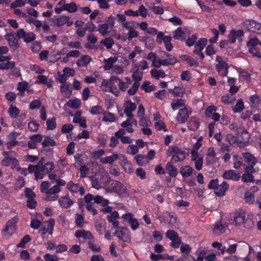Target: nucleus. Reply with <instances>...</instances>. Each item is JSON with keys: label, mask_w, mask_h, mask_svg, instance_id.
I'll use <instances>...</instances> for the list:
<instances>
[{"label": "nucleus", "mask_w": 261, "mask_h": 261, "mask_svg": "<svg viewBox=\"0 0 261 261\" xmlns=\"http://www.w3.org/2000/svg\"><path fill=\"white\" fill-rule=\"evenodd\" d=\"M144 57L148 60L151 61V65L156 68H160L162 66H166L174 65L177 62L175 57L171 54L164 51L162 58L166 57V59H161L158 58L157 55L153 52H150Z\"/></svg>", "instance_id": "nucleus-1"}, {"label": "nucleus", "mask_w": 261, "mask_h": 261, "mask_svg": "<svg viewBox=\"0 0 261 261\" xmlns=\"http://www.w3.org/2000/svg\"><path fill=\"white\" fill-rule=\"evenodd\" d=\"M55 168L54 164H30L29 170L30 173L34 172L35 179H42L43 175L52 171Z\"/></svg>", "instance_id": "nucleus-2"}, {"label": "nucleus", "mask_w": 261, "mask_h": 261, "mask_svg": "<svg viewBox=\"0 0 261 261\" xmlns=\"http://www.w3.org/2000/svg\"><path fill=\"white\" fill-rule=\"evenodd\" d=\"M167 155L171 157L173 162L183 161L186 157V153L182 149L175 146H170L167 150Z\"/></svg>", "instance_id": "nucleus-3"}, {"label": "nucleus", "mask_w": 261, "mask_h": 261, "mask_svg": "<svg viewBox=\"0 0 261 261\" xmlns=\"http://www.w3.org/2000/svg\"><path fill=\"white\" fill-rule=\"evenodd\" d=\"M225 57L217 56L216 59V69L219 74L222 76H226L228 73V66L226 63Z\"/></svg>", "instance_id": "nucleus-4"}, {"label": "nucleus", "mask_w": 261, "mask_h": 261, "mask_svg": "<svg viewBox=\"0 0 261 261\" xmlns=\"http://www.w3.org/2000/svg\"><path fill=\"white\" fill-rule=\"evenodd\" d=\"M5 30L7 32L5 38L8 41L9 46L14 49L18 48L19 44L16 33L9 29H5Z\"/></svg>", "instance_id": "nucleus-5"}, {"label": "nucleus", "mask_w": 261, "mask_h": 261, "mask_svg": "<svg viewBox=\"0 0 261 261\" xmlns=\"http://www.w3.org/2000/svg\"><path fill=\"white\" fill-rule=\"evenodd\" d=\"M19 219L17 217H14L9 220L6 223L5 228L3 231V236L8 238L15 230V224L18 222Z\"/></svg>", "instance_id": "nucleus-6"}, {"label": "nucleus", "mask_w": 261, "mask_h": 261, "mask_svg": "<svg viewBox=\"0 0 261 261\" xmlns=\"http://www.w3.org/2000/svg\"><path fill=\"white\" fill-rule=\"evenodd\" d=\"M112 191H113L118 195L127 194L128 191L124 184L117 180H112L110 187Z\"/></svg>", "instance_id": "nucleus-7"}, {"label": "nucleus", "mask_w": 261, "mask_h": 261, "mask_svg": "<svg viewBox=\"0 0 261 261\" xmlns=\"http://www.w3.org/2000/svg\"><path fill=\"white\" fill-rule=\"evenodd\" d=\"M191 113V109L188 106L180 108L178 111L176 119L180 123H185Z\"/></svg>", "instance_id": "nucleus-8"}, {"label": "nucleus", "mask_w": 261, "mask_h": 261, "mask_svg": "<svg viewBox=\"0 0 261 261\" xmlns=\"http://www.w3.org/2000/svg\"><path fill=\"white\" fill-rule=\"evenodd\" d=\"M16 36L19 39H23V41L27 43L32 42L36 39L34 33L33 32H25L23 29H20L17 31Z\"/></svg>", "instance_id": "nucleus-9"}, {"label": "nucleus", "mask_w": 261, "mask_h": 261, "mask_svg": "<svg viewBox=\"0 0 261 261\" xmlns=\"http://www.w3.org/2000/svg\"><path fill=\"white\" fill-rule=\"evenodd\" d=\"M52 21L54 24L57 27H61L67 23L68 27L71 26L73 22L69 20V17L65 15H57L55 16L53 19Z\"/></svg>", "instance_id": "nucleus-10"}, {"label": "nucleus", "mask_w": 261, "mask_h": 261, "mask_svg": "<svg viewBox=\"0 0 261 261\" xmlns=\"http://www.w3.org/2000/svg\"><path fill=\"white\" fill-rule=\"evenodd\" d=\"M196 253L198 254L196 259L191 255H181L175 261H203V258H205L206 251L202 250L200 252L197 251Z\"/></svg>", "instance_id": "nucleus-11"}, {"label": "nucleus", "mask_w": 261, "mask_h": 261, "mask_svg": "<svg viewBox=\"0 0 261 261\" xmlns=\"http://www.w3.org/2000/svg\"><path fill=\"white\" fill-rule=\"evenodd\" d=\"M11 57L4 56L3 55H0V69H10L14 68L15 66V63L13 61H10Z\"/></svg>", "instance_id": "nucleus-12"}, {"label": "nucleus", "mask_w": 261, "mask_h": 261, "mask_svg": "<svg viewBox=\"0 0 261 261\" xmlns=\"http://www.w3.org/2000/svg\"><path fill=\"white\" fill-rule=\"evenodd\" d=\"M244 36V32L241 30H231L228 35V41L230 43H234L237 40L240 42L242 41V37Z\"/></svg>", "instance_id": "nucleus-13"}, {"label": "nucleus", "mask_w": 261, "mask_h": 261, "mask_svg": "<svg viewBox=\"0 0 261 261\" xmlns=\"http://www.w3.org/2000/svg\"><path fill=\"white\" fill-rule=\"evenodd\" d=\"M245 26L249 31L258 34H261V23L253 20H249L245 22Z\"/></svg>", "instance_id": "nucleus-14"}, {"label": "nucleus", "mask_w": 261, "mask_h": 261, "mask_svg": "<svg viewBox=\"0 0 261 261\" xmlns=\"http://www.w3.org/2000/svg\"><path fill=\"white\" fill-rule=\"evenodd\" d=\"M124 113L128 117H134L133 112L136 110V104L130 100H125L123 103Z\"/></svg>", "instance_id": "nucleus-15"}, {"label": "nucleus", "mask_w": 261, "mask_h": 261, "mask_svg": "<svg viewBox=\"0 0 261 261\" xmlns=\"http://www.w3.org/2000/svg\"><path fill=\"white\" fill-rule=\"evenodd\" d=\"M58 203L60 207L67 209L70 207L74 203V201L69 198V194L68 193L66 195L59 198Z\"/></svg>", "instance_id": "nucleus-16"}, {"label": "nucleus", "mask_w": 261, "mask_h": 261, "mask_svg": "<svg viewBox=\"0 0 261 261\" xmlns=\"http://www.w3.org/2000/svg\"><path fill=\"white\" fill-rule=\"evenodd\" d=\"M67 189L72 193H77L79 192L81 195L84 194L85 190L83 186L79 184H74L72 181H70L67 185Z\"/></svg>", "instance_id": "nucleus-17"}, {"label": "nucleus", "mask_w": 261, "mask_h": 261, "mask_svg": "<svg viewBox=\"0 0 261 261\" xmlns=\"http://www.w3.org/2000/svg\"><path fill=\"white\" fill-rule=\"evenodd\" d=\"M217 109L214 106H210L206 109L205 115L207 117H211L215 121H218L220 118V115L216 113Z\"/></svg>", "instance_id": "nucleus-18"}, {"label": "nucleus", "mask_w": 261, "mask_h": 261, "mask_svg": "<svg viewBox=\"0 0 261 261\" xmlns=\"http://www.w3.org/2000/svg\"><path fill=\"white\" fill-rule=\"evenodd\" d=\"M222 177L226 179L238 181L241 178V173H237L233 170H228L223 172Z\"/></svg>", "instance_id": "nucleus-19"}, {"label": "nucleus", "mask_w": 261, "mask_h": 261, "mask_svg": "<svg viewBox=\"0 0 261 261\" xmlns=\"http://www.w3.org/2000/svg\"><path fill=\"white\" fill-rule=\"evenodd\" d=\"M132 78L135 82H139L142 79L143 72L142 70L139 69V67L138 64H134L132 68Z\"/></svg>", "instance_id": "nucleus-20"}, {"label": "nucleus", "mask_w": 261, "mask_h": 261, "mask_svg": "<svg viewBox=\"0 0 261 261\" xmlns=\"http://www.w3.org/2000/svg\"><path fill=\"white\" fill-rule=\"evenodd\" d=\"M5 158L2 163H15L18 162L16 159V154L14 151L3 152Z\"/></svg>", "instance_id": "nucleus-21"}, {"label": "nucleus", "mask_w": 261, "mask_h": 261, "mask_svg": "<svg viewBox=\"0 0 261 261\" xmlns=\"http://www.w3.org/2000/svg\"><path fill=\"white\" fill-rule=\"evenodd\" d=\"M26 118L25 113H21L18 116H17L16 118H14L12 125L13 126L16 128L22 129L24 124L23 123V121Z\"/></svg>", "instance_id": "nucleus-22"}, {"label": "nucleus", "mask_w": 261, "mask_h": 261, "mask_svg": "<svg viewBox=\"0 0 261 261\" xmlns=\"http://www.w3.org/2000/svg\"><path fill=\"white\" fill-rule=\"evenodd\" d=\"M37 78V80L35 81L36 84L45 85L48 88L52 87L53 81L51 79L43 75H39Z\"/></svg>", "instance_id": "nucleus-23"}, {"label": "nucleus", "mask_w": 261, "mask_h": 261, "mask_svg": "<svg viewBox=\"0 0 261 261\" xmlns=\"http://www.w3.org/2000/svg\"><path fill=\"white\" fill-rule=\"evenodd\" d=\"M229 185L226 181H223L222 184H219L217 189L215 191V194L221 197L225 195V192L228 190Z\"/></svg>", "instance_id": "nucleus-24"}, {"label": "nucleus", "mask_w": 261, "mask_h": 261, "mask_svg": "<svg viewBox=\"0 0 261 261\" xmlns=\"http://www.w3.org/2000/svg\"><path fill=\"white\" fill-rule=\"evenodd\" d=\"M60 91L62 96L66 98H69L72 95V89L70 85L61 84L60 86Z\"/></svg>", "instance_id": "nucleus-25"}, {"label": "nucleus", "mask_w": 261, "mask_h": 261, "mask_svg": "<svg viewBox=\"0 0 261 261\" xmlns=\"http://www.w3.org/2000/svg\"><path fill=\"white\" fill-rule=\"evenodd\" d=\"M117 77L112 76L110 80H102L101 84L100 89L103 92H109L110 91V87L111 84H113V82L116 81Z\"/></svg>", "instance_id": "nucleus-26"}, {"label": "nucleus", "mask_w": 261, "mask_h": 261, "mask_svg": "<svg viewBox=\"0 0 261 261\" xmlns=\"http://www.w3.org/2000/svg\"><path fill=\"white\" fill-rule=\"evenodd\" d=\"M74 236L77 238H84V239L92 240L93 236L92 233L89 231H86L84 229L79 230L75 232Z\"/></svg>", "instance_id": "nucleus-27"}, {"label": "nucleus", "mask_w": 261, "mask_h": 261, "mask_svg": "<svg viewBox=\"0 0 261 261\" xmlns=\"http://www.w3.org/2000/svg\"><path fill=\"white\" fill-rule=\"evenodd\" d=\"M102 121L108 124L115 122L117 118L115 114L107 111H103L102 113Z\"/></svg>", "instance_id": "nucleus-28"}, {"label": "nucleus", "mask_w": 261, "mask_h": 261, "mask_svg": "<svg viewBox=\"0 0 261 261\" xmlns=\"http://www.w3.org/2000/svg\"><path fill=\"white\" fill-rule=\"evenodd\" d=\"M117 57H111L108 59H105L103 60L104 65H103V69L105 70H109L110 69H112L113 65L117 61Z\"/></svg>", "instance_id": "nucleus-29"}, {"label": "nucleus", "mask_w": 261, "mask_h": 261, "mask_svg": "<svg viewBox=\"0 0 261 261\" xmlns=\"http://www.w3.org/2000/svg\"><path fill=\"white\" fill-rule=\"evenodd\" d=\"M48 227L47 228L42 227L39 229V232L42 235L45 234L48 232L49 234H52L53 232V227L55 225V220L50 218L48 220Z\"/></svg>", "instance_id": "nucleus-30"}, {"label": "nucleus", "mask_w": 261, "mask_h": 261, "mask_svg": "<svg viewBox=\"0 0 261 261\" xmlns=\"http://www.w3.org/2000/svg\"><path fill=\"white\" fill-rule=\"evenodd\" d=\"M122 159L124 162V156L121 154H114L111 156H107L105 158L101 159L102 163H112L113 162L116 161L117 159Z\"/></svg>", "instance_id": "nucleus-31"}, {"label": "nucleus", "mask_w": 261, "mask_h": 261, "mask_svg": "<svg viewBox=\"0 0 261 261\" xmlns=\"http://www.w3.org/2000/svg\"><path fill=\"white\" fill-rule=\"evenodd\" d=\"M206 159L207 162H208L217 161L216 153L214 148L210 147L207 149Z\"/></svg>", "instance_id": "nucleus-32"}, {"label": "nucleus", "mask_w": 261, "mask_h": 261, "mask_svg": "<svg viewBox=\"0 0 261 261\" xmlns=\"http://www.w3.org/2000/svg\"><path fill=\"white\" fill-rule=\"evenodd\" d=\"M185 100L182 99H176L171 102V107L173 111L178 110L180 108L186 107Z\"/></svg>", "instance_id": "nucleus-33"}, {"label": "nucleus", "mask_w": 261, "mask_h": 261, "mask_svg": "<svg viewBox=\"0 0 261 261\" xmlns=\"http://www.w3.org/2000/svg\"><path fill=\"white\" fill-rule=\"evenodd\" d=\"M150 74L154 79L164 78L166 76L165 72L163 69L153 68L150 70Z\"/></svg>", "instance_id": "nucleus-34"}, {"label": "nucleus", "mask_w": 261, "mask_h": 261, "mask_svg": "<svg viewBox=\"0 0 261 261\" xmlns=\"http://www.w3.org/2000/svg\"><path fill=\"white\" fill-rule=\"evenodd\" d=\"M245 218V213L244 212L241 211L238 213H236L234 216V221L237 225H241L243 224L244 222Z\"/></svg>", "instance_id": "nucleus-35"}, {"label": "nucleus", "mask_w": 261, "mask_h": 261, "mask_svg": "<svg viewBox=\"0 0 261 261\" xmlns=\"http://www.w3.org/2000/svg\"><path fill=\"white\" fill-rule=\"evenodd\" d=\"M207 42V40L206 39L203 38H200L198 42L196 43L193 52L202 51L206 45Z\"/></svg>", "instance_id": "nucleus-36"}, {"label": "nucleus", "mask_w": 261, "mask_h": 261, "mask_svg": "<svg viewBox=\"0 0 261 261\" xmlns=\"http://www.w3.org/2000/svg\"><path fill=\"white\" fill-rule=\"evenodd\" d=\"M91 59L88 55L82 56L76 62V64L80 67H84L87 66L90 62Z\"/></svg>", "instance_id": "nucleus-37"}, {"label": "nucleus", "mask_w": 261, "mask_h": 261, "mask_svg": "<svg viewBox=\"0 0 261 261\" xmlns=\"http://www.w3.org/2000/svg\"><path fill=\"white\" fill-rule=\"evenodd\" d=\"M193 171L192 168L188 165L185 166L180 168L179 172L184 178L190 176Z\"/></svg>", "instance_id": "nucleus-38"}, {"label": "nucleus", "mask_w": 261, "mask_h": 261, "mask_svg": "<svg viewBox=\"0 0 261 261\" xmlns=\"http://www.w3.org/2000/svg\"><path fill=\"white\" fill-rule=\"evenodd\" d=\"M109 26L108 23H101L98 25V31L102 36H105L110 33V31H109Z\"/></svg>", "instance_id": "nucleus-39"}, {"label": "nucleus", "mask_w": 261, "mask_h": 261, "mask_svg": "<svg viewBox=\"0 0 261 261\" xmlns=\"http://www.w3.org/2000/svg\"><path fill=\"white\" fill-rule=\"evenodd\" d=\"M165 169L171 177H175L178 173V171L173 164H166Z\"/></svg>", "instance_id": "nucleus-40"}, {"label": "nucleus", "mask_w": 261, "mask_h": 261, "mask_svg": "<svg viewBox=\"0 0 261 261\" xmlns=\"http://www.w3.org/2000/svg\"><path fill=\"white\" fill-rule=\"evenodd\" d=\"M188 124L189 129H190L192 130H195L197 129L199 126V123L198 120L195 117L191 118Z\"/></svg>", "instance_id": "nucleus-41"}, {"label": "nucleus", "mask_w": 261, "mask_h": 261, "mask_svg": "<svg viewBox=\"0 0 261 261\" xmlns=\"http://www.w3.org/2000/svg\"><path fill=\"white\" fill-rule=\"evenodd\" d=\"M94 203L100 205L101 206H107L110 203L108 199H104L100 195H96L94 198Z\"/></svg>", "instance_id": "nucleus-42"}, {"label": "nucleus", "mask_w": 261, "mask_h": 261, "mask_svg": "<svg viewBox=\"0 0 261 261\" xmlns=\"http://www.w3.org/2000/svg\"><path fill=\"white\" fill-rule=\"evenodd\" d=\"M8 112L11 118L14 119L16 118L17 116H18L20 113V110L18 108H17L15 106H13L12 105H11L9 107Z\"/></svg>", "instance_id": "nucleus-43"}, {"label": "nucleus", "mask_w": 261, "mask_h": 261, "mask_svg": "<svg viewBox=\"0 0 261 261\" xmlns=\"http://www.w3.org/2000/svg\"><path fill=\"white\" fill-rule=\"evenodd\" d=\"M75 167L79 169L80 171L81 178H84L86 176L87 174L89 173V169L85 165L82 164H74Z\"/></svg>", "instance_id": "nucleus-44"}, {"label": "nucleus", "mask_w": 261, "mask_h": 261, "mask_svg": "<svg viewBox=\"0 0 261 261\" xmlns=\"http://www.w3.org/2000/svg\"><path fill=\"white\" fill-rule=\"evenodd\" d=\"M139 125L142 128L144 127H150L152 125V123L149 118L143 117L140 118Z\"/></svg>", "instance_id": "nucleus-45"}, {"label": "nucleus", "mask_w": 261, "mask_h": 261, "mask_svg": "<svg viewBox=\"0 0 261 261\" xmlns=\"http://www.w3.org/2000/svg\"><path fill=\"white\" fill-rule=\"evenodd\" d=\"M175 97L182 96L184 94V90L180 87L175 86L173 89L169 90Z\"/></svg>", "instance_id": "nucleus-46"}, {"label": "nucleus", "mask_w": 261, "mask_h": 261, "mask_svg": "<svg viewBox=\"0 0 261 261\" xmlns=\"http://www.w3.org/2000/svg\"><path fill=\"white\" fill-rule=\"evenodd\" d=\"M81 105V101L79 99L76 98L69 100L67 103V105L72 109H78Z\"/></svg>", "instance_id": "nucleus-47"}, {"label": "nucleus", "mask_w": 261, "mask_h": 261, "mask_svg": "<svg viewBox=\"0 0 261 261\" xmlns=\"http://www.w3.org/2000/svg\"><path fill=\"white\" fill-rule=\"evenodd\" d=\"M173 38L180 40H182L185 38V32L181 28H178L174 32Z\"/></svg>", "instance_id": "nucleus-48"}, {"label": "nucleus", "mask_w": 261, "mask_h": 261, "mask_svg": "<svg viewBox=\"0 0 261 261\" xmlns=\"http://www.w3.org/2000/svg\"><path fill=\"white\" fill-rule=\"evenodd\" d=\"M137 126V121L135 120L134 117H128L126 121H123L121 125L123 127H127L128 126H132V125Z\"/></svg>", "instance_id": "nucleus-49"}, {"label": "nucleus", "mask_w": 261, "mask_h": 261, "mask_svg": "<svg viewBox=\"0 0 261 261\" xmlns=\"http://www.w3.org/2000/svg\"><path fill=\"white\" fill-rule=\"evenodd\" d=\"M157 39L160 41V43L163 41L165 44L171 42L172 38L169 36H164L163 33L160 32L157 34Z\"/></svg>", "instance_id": "nucleus-50"}, {"label": "nucleus", "mask_w": 261, "mask_h": 261, "mask_svg": "<svg viewBox=\"0 0 261 261\" xmlns=\"http://www.w3.org/2000/svg\"><path fill=\"white\" fill-rule=\"evenodd\" d=\"M183 59L186 61L190 66L193 67H198V62L194 58L191 57L190 56L187 55H184L183 56Z\"/></svg>", "instance_id": "nucleus-51"}, {"label": "nucleus", "mask_w": 261, "mask_h": 261, "mask_svg": "<svg viewBox=\"0 0 261 261\" xmlns=\"http://www.w3.org/2000/svg\"><path fill=\"white\" fill-rule=\"evenodd\" d=\"M84 216L83 214H76L75 215V224L79 228L84 227Z\"/></svg>", "instance_id": "nucleus-52"}, {"label": "nucleus", "mask_w": 261, "mask_h": 261, "mask_svg": "<svg viewBox=\"0 0 261 261\" xmlns=\"http://www.w3.org/2000/svg\"><path fill=\"white\" fill-rule=\"evenodd\" d=\"M244 109V102L241 99L238 100L237 103L233 108V111L235 113H240Z\"/></svg>", "instance_id": "nucleus-53"}, {"label": "nucleus", "mask_w": 261, "mask_h": 261, "mask_svg": "<svg viewBox=\"0 0 261 261\" xmlns=\"http://www.w3.org/2000/svg\"><path fill=\"white\" fill-rule=\"evenodd\" d=\"M64 9L65 11L69 13H73L77 11V6L75 3L72 2L69 4H66L64 5Z\"/></svg>", "instance_id": "nucleus-54"}, {"label": "nucleus", "mask_w": 261, "mask_h": 261, "mask_svg": "<svg viewBox=\"0 0 261 261\" xmlns=\"http://www.w3.org/2000/svg\"><path fill=\"white\" fill-rule=\"evenodd\" d=\"M31 240V238L29 234L25 235L17 245L18 248H24L26 244Z\"/></svg>", "instance_id": "nucleus-55"}, {"label": "nucleus", "mask_w": 261, "mask_h": 261, "mask_svg": "<svg viewBox=\"0 0 261 261\" xmlns=\"http://www.w3.org/2000/svg\"><path fill=\"white\" fill-rule=\"evenodd\" d=\"M192 161L195 162V163H202L203 158L199 154L198 152L191 151V152Z\"/></svg>", "instance_id": "nucleus-56"}, {"label": "nucleus", "mask_w": 261, "mask_h": 261, "mask_svg": "<svg viewBox=\"0 0 261 261\" xmlns=\"http://www.w3.org/2000/svg\"><path fill=\"white\" fill-rule=\"evenodd\" d=\"M241 177L242 181L245 183L252 182L254 181V177L251 173H245L241 176Z\"/></svg>", "instance_id": "nucleus-57"}, {"label": "nucleus", "mask_w": 261, "mask_h": 261, "mask_svg": "<svg viewBox=\"0 0 261 261\" xmlns=\"http://www.w3.org/2000/svg\"><path fill=\"white\" fill-rule=\"evenodd\" d=\"M141 88L146 92H149L155 90V86L151 85L150 82L145 81L142 85Z\"/></svg>", "instance_id": "nucleus-58"}, {"label": "nucleus", "mask_w": 261, "mask_h": 261, "mask_svg": "<svg viewBox=\"0 0 261 261\" xmlns=\"http://www.w3.org/2000/svg\"><path fill=\"white\" fill-rule=\"evenodd\" d=\"M56 80L62 84H66V82L67 80V77L64 73L62 74L58 72L56 76Z\"/></svg>", "instance_id": "nucleus-59"}, {"label": "nucleus", "mask_w": 261, "mask_h": 261, "mask_svg": "<svg viewBox=\"0 0 261 261\" xmlns=\"http://www.w3.org/2000/svg\"><path fill=\"white\" fill-rule=\"evenodd\" d=\"M47 128L49 130H53L56 128L57 123L56 122V118L52 117L51 119H49L46 121Z\"/></svg>", "instance_id": "nucleus-60"}, {"label": "nucleus", "mask_w": 261, "mask_h": 261, "mask_svg": "<svg viewBox=\"0 0 261 261\" xmlns=\"http://www.w3.org/2000/svg\"><path fill=\"white\" fill-rule=\"evenodd\" d=\"M107 136L104 134H98L97 141L101 146H105L107 144Z\"/></svg>", "instance_id": "nucleus-61"}, {"label": "nucleus", "mask_w": 261, "mask_h": 261, "mask_svg": "<svg viewBox=\"0 0 261 261\" xmlns=\"http://www.w3.org/2000/svg\"><path fill=\"white\" fill-rule=\"evenodd\" d=\"M245 162L247 163H255L256 162L255 158L249 152H246L243 154Z\"/></svg>", "instance_id": "nucleus-62"}, {"label": "nucleus", "mask_w": 261, "mask_h": 261, "mask_svg": "<svg viewBox=\"0 0 261 261\" xmlns=\"http://www.w3.org/2000/svg\"><path fill=\"white\" fill-rule=\"evenodd\" d=\"M140 86V83L139 82H134L132 86V87L129 89L127 91L128 94L129 95H133L135 93H136L137 91H138V89Z\"/></svg>", "instance_id": "nucleus-63"}, {"label": "nucleus", "mask_w": 261, "mask_h": 261, "mask_svg": "<svg viewBox=\"0 0 261 261\" xmlns=\"http://www.w3.org/2000/svg\"><path fill=\"white\" fill-rule=\"evenodd\" d=\"M100 43L101 44L105 45L107 48L110 49L112 47L114 41L111 38H107L105 40H101Z\"/></svg>", "instance_id": "nucleus-64"}]
</instances>
